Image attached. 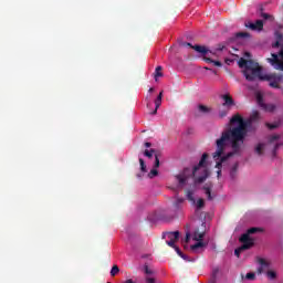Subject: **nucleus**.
Listing matches in <instances>:
<instances>
[{
	"label": "nucleus",
	"instance_id": "obj_1",
	"mask_svg": "<svg viewBox=\"0 0 283 283\" xmlns=\"http://www.w3.org/2000/svg\"><path fill=\"white\" fill-rule=\"evenodd\" d=\"M260 116L255 112L249 119H244L242 115L235 114L230 118L228 128L222 132L221 137L216 140L217 150L213 153L212 158L216 160L218 178L222 175V163H227L233 154L242 151V145L249 132H255L258 127L253 126V120Z\"/></svg>",
	"mask_w": 283,
	"mask_h": 283
},
{
	"label": "nucleus",
	"instance_id": "obj_2",
	"mask_svg": "<svg viewBox=\"0 0 283 283\" xmlns=\"http://www.w3.org/2000/svg\"><path fill=\"white\" fill-rule=\"evenodd\" d=\"M238 64L239 67L244 69L243 76H245L247 81H255L256 78H260V81H270V87L280 90V81H282L280 75L273 73L262 75V67H260V64L253 60H245L244 57H241Z\"/></svg>",
	"mask_w": 283,
	"mask_h": 283
},
{
	"label": "nucleus",
	"instance_id": "obj_3",
	"mask_svg": "<svg viewBox=\"0 0 283 283\" xmlns=\"http://www.w3.org/2000/svg\"><path fill=\"white\" fill-rule=\"evenodd\" d=\"M207 158L209 155L205 153L197 166L191 168H185L181 172L175 176L176 180L178 181L179 187H185L187 185V180L193 176L195 182L200 185L209 178V170L207 169Z\"/></svg>",
	"mask_w": 283,
	"mask_h": 283
},
{
	"label": "nucleus",
	"instance_id": "obj_4",
	"mask_svg": "<svg viewBox=\"0 0 283 283\" xmlns=\"http://www.w3.org/2000/svg\"><path fill=\"white\" fill-rule=\"evenodd\" d=\"M255 233H264V229L258 227L248 229L247 232L239 238L241 247L234 250L235 256L240 258V253L249 251V249H253V247H255V239L251 238V235H254Z\"/></svg>",
	"mask_w": 283,
	"mask_h": 283
},
{
	"label": "nucleus",
	"instance_id": "obj_5",
	"mask_svg": "<svg viewBox=\"0 0 283 283\" xmlns=\"http://www.w3.org/2000/svg\"><path fill=\"white\" fill-rule=\"evenodd\" d=\"M180 45H181V48H191L192 50H195V52H198L199 54H202L203 61L206 63H213L216 65V67H222V62L216 61V60L207 56V54H209L210 56L216 55V53L210 51L209 49H207V46L198 45V44L193 45L189 42H181Z\"/></svg>",
	"mask_w": 283,
	"mask_h": 283
},
{
	"label": "nucleus",
	"instance_id": "obj_6",
	"mask_svg": "<svg viewBox=\"0 0 283 283\" xmlns=\"http://www.w3.org/2000/svg\"><path fill=\"white\" fill-rule=\"evenodd\" d=\"M205 238V231H201L199 229H197L193 232V237L192 240H195V244L190 245V251H192V253H198V251H200V249H205V247H207V243L202 242V239Z\"/></svg>",
	"mask_w": 283,
	"mask_h": 283
},
{
	"label": "nucleus",
	"instance_id": "obj_7",
	"mask_svg": "<svg viewBox=\"0 0 283 283\" xmlns=\"http://www.w3.org/2000/svg\"><path fill=\"white\" fill-rule=\"evenodd\" d=\"M268 61L274 66V70H281V72H283V45L281 46L279 55L273 53L272 59H268Z\"/></svg>",
	"mask_w": 283,
	"mask_h": 283
},
{
	"label": "nucleus",
	"instance_id": "obj_8",
	"mask_svg": "<svg viewBox=\"0 0 283 283\" xmlns=\"http://www.w3.org/2000/svg\"><path fill=\"white\" fill-rule=\"evenodd\" d=\"M164 238H167L166 244H168V247H176V243L180 240V232H166L164 233Z\"/></svg>",
	"mask_w": 283,
	"mask_h": 283
},
{
	"label": "nucleus",
	"instance_id": "obj_9",
	"mask_svg": "<svg viewBox=\"0 0 283 283\" xmlns=\"http://www.w3.org/2000/svg\"><path fill=\"white\" fill-rule=\"evenodd\" d=\"M245 28H249V30H252V31L258 30L260 32L264 30V22L262 20H256L255 23L245 22Z\"/></svg>",
	"mask_w": 283,
	"mask_h": 283
},
{
	"label": "nucleus",
	"instance_id": "obj_10",
	"mask_svg": "<svg viewBox=\"0 0 283 283\" xmlns=\"http://www.w3.org/2000/svg\"><path fill=\"white\" fill-rule=\"evenodd\" d=\"M280 140V135H272L269 137V144L274 145L273 156H275L277 149L282 146V144L277 143Z\"/></svg>",
	"mask_w": 283,
	"mask_h": 283
},
{
	"label": "nucleus",
	"instance_id": "obj_11",
	"mask_svg": "<svg viewBox=\"0 0 283 283\" xmlns=\"http://www.w3.org/2000/svg\"><path fill=\"white\" fill-rule=\"evenodd\" d=\"M258 262L260 264L258 273L259 275H262V273H265L266 269H269V262H266V260H264L263 258H258Z\"/></svg>",
	"mask_w": 283,
	"mask_h": 283
},
{
	"label": "nucleus",
	"instance_id": "obj_12",
	"mask_svg": "<svg viewBox=\"0 0 283 283\" xmlns=\"http://www.w3.org/2000/svg\"><path fill=\"white\" fill-rule=\"evenodd\" d=\"M221 98L223 99V107H232V105H235L233 97L229 94L222 95Z\"/></svg>",
	"mask_w": 283,
	"mask_h": 283
},
{
	"label": "nucleus",
	"instance_id": "obj_13",
	"mask_svg": "<svg viewBox=\"0 0 283 283\" xmlns=\"http://www.w3.org/2000/svg\"><path fill=\"white\" fill-rule=\"evenodd\" d=\"M163 105V91L158 94L157 98L155 99V109L151 113L153 115L158 114V108Z\"/></svg>",
	"mask_w": 283,
	"mask_h": 283
},
{
	"label": "nucleus",
	"instance_id": "obj_14",
	"mask_svg": "<svg viewBox=\"0 0 283 283\" xmlns=\"http://www.w3.org/2000/svg\"><path fill=\"white\" fill-rule=\"evenodd\" d=\"M266 147V144L264 143H259L255 148L254 151L255 154H258V156H262L264 154V148Z\"/></svg>",
	"mask_w": 283,
	"mask_h": 283
},
{
	"label": "nucleus",
	"instance_id": "obj_15",
	"mask_svg": "<svg viewBox=\"0 0 283 283\" xmlns=\"http://www.w3.org/2000/svg\"><path fill=\"white\" fill-rule=\"evenodd\" d=\"M198 111L201 112V114H209L211 112V108L209 106H205L202 104L198 105Z\"/></svg>",
	"mask_w": 283,
	"mask_h": 283
},
{
	"label": "nucleus",
	"instance_id": "obj_16",
	"mask_svg": "<svg viewBox=\"0 0 283 283\" xmlns=\"http://www.w3.org/2000/svg\"><path fill=\"white\" fill-rule=\"evenodd\" d=\"M186 198L189 200V202H192V205H196V198H193V192L191 190L186 191Z\"/></svg>",
	"mask_w": 283,
	"mask_h": 283
},
{
	"label": "nucleus",
	"instance_id": "obj_17",
	"mask_svg": "<svg viewBox=\"0 0 283 283\" xmlns=\"http://www.w3.org/2000/svg\"><path fill=\"white\" fill-rule=\"evenodd\" d=\"M251 34L249 32H238L235 33V39H249Z\"/></svg>",
	"mask_w": 283,
	"mask_h": 283
},
{
	"label": "nucleus",
	"instance_id": "obj_18",
	"mask_svg": "<svg viewBox=\"0 0 283 283\" xmlns=\"http://www.w3.org/2000/svg\"><path fill=\"white\" fill-rule=\"evenodd\" d=\"M118 273H120V269L118 268V265H113V268L111 270V276L116 277V275H118Z\"/></svg>",
	"mask_w": 283,
	"mask_h": 283
},
{
	"label": "nucleus",
	"instance_id": "obj_19",
	"mask_svg": "<svg viewBox=\"0 0 283 283\" xmlns=\"http://www.w3.org/2000/svg\"><path fill=\"white\" fill-rule=\"evenodd\" d=\"M163 76V66H157L155 69V81H158V77Z\"/></svg>",
	"mask_w": 283,
	"mask_h": 283
},
{
	"label": "nucleus",
	"instance_id": "obj_20",
	"mask_svg": "<svg viewBox=\"0 0 283 283\" xmlns=\"http://www.w3.org/2000/svg\"><path fill=\"white\" fill-rule=\"evenodd\" d=\"M139 165L140 171H143V174H147V165H145V160L143 158H139Z\"/></svg>",
	"mask_w": 283,
	"mask_h": 283
},
{
	"label": "nucleus",
	"instance_id": "obj_21",
	"mask_svg": "<svg viewBox=\"0 0 283 283\" xmlns=\"http://www.w3.org/2000/svg\"><path fill=\"white\" fill-rule=\"evenodd\" d=\"M203 189H205V193H206L208 200H213V196H211V188L203 187Z\"/></svg>",
	"mask_w": 283,
	"mask_h": 283
},
{
	"label": "nucleus",
	"instance_id": "obj_22",
	"mask_svg": "<svg viewBox=\"0 0 283 283\" xmlns=\"http://www.w3.org/2000/svg\"><path fill=\"white\" fill-rule=\"evenodd\" d=\"M264 109H266V112H275V105L274 104H265Z\"/></svg>",
	"mask_w": 283,
	"mask_h": 283
},
{
	"label": "nucleus",
	"instance_id": "obj_23",
	"mask_svg": "<svg viewBox=\"0 0 283 283\" xmlns=\"http://www.w3.org/2000/svg\"><path fill=\"white\" fill-rule=\"evenodd\" d=\"M155 153H156L155 149H150V150L146 149V150L144 151V156H146L147 158H151Z\"/></svg>",
	"mask_w": 283,
	"mask_h": 283
},
{
	"label": "nucleus",
	"instance_id": "obj_24",
	"mask_svg": "<svg viewBox=\"0 0 283 283\" xmlns=\"http://www.w3.org/2000/svg\"><path fill=\"white\" fill-rule=\"evenodd\" d=\"M156 176H158V170L156 168H153L148 174V178H156Z\"/></svg>",
	"mask_w": 283,
	"mask_h": 283
},
{
	"label": "nucleus",
	"instance_id": "obj_25",
	"mask_svg": "<svg viewBox=\"0 0 283 283\" xmlns=\"http://www.w3.org/2000/svg\"><path fill=\"white\" fill-rule=\"evenodd\" d=\"M266 275L270 280H275V277H277V274L273 271H268Z\"/></svg>",
	"mask_w": 283,
	"mask_h": 283
},
{
	"label": "nucleus",
	"instance_id": "obj_26",
	"mask_svg": "<svg viewBox=\"0 0 283 283\" xmlns=\"http://www.w3.org/2000/svg\"><path fill=\"white\" fill-rule=\"evenodd\" d=\"M205 207V199L200 198L197 201V209H202Z\"/></svg>",
	"mask_w": 283,
	"mask_h": 283
},
{
	"label": "nucleus",
	"instance_id": "obj_27",
	"mask_svg": "<svg viewBox=\"0 0 283 283\" xmlns=\"http://www.w3.org/2000/svg\"><path fill=\"white\" fill-rule=\"evenodd\" d=\"M256 101L259 103V105H261V107H264V98L262 97V95H258L256 96Z\"/></svg>",
	"mask_w": 283,
	"mask_h": 283
},
{
	"label": "nucleus",
	"instance_id": "obj_28",
	"mask_svg": "<svg viewBox=\"0 0 283 283\" xmlns=\"http://www.w3.org/2000/svg\"><path fill=\"white\" fill-rule=\"evenodd\" d=\"M245 280H251V281L255 280V273L249 272V273L245 275Z\"/></svg>",
	"mask_w": 283,
	"mask_h": 283
},
{
	"label": "nucleus",
	"instance_id": "obj_29",
	"mask_svg": "<svg viewBox=\"0 0 283 283\" xmlns=\"http://www.w3.org/2000/svg\"><path fill=\"white\" fill-rule=\"evenodd\" d=\"M155 169H158V167H160V159L158 158V155H155V165H154Z\"/></svg>",
	"mask_w": 283,
	"mask_h": 283
},
{
	"label": "nucleus",
	"instance_id": "obj_30",
	"mask_svg": "<svg viewBox=\"0 0 283 283\" xmlns=\"http://www.w3.org/2000/svg\"><path fill=\"white\" fill-rule=\"evenodd\" d=\"M218 275V270H213L212 272V279L209 281V283H216V277Z\"/></svg>",
	"mask_w": 283,
	"mask_h": 283
},
{
	"label": "nucleus",
	"instance_id": "obj_31",
	"mask_svg": "<svg viewBox=\"0 0 283 283\" xmlns=\"http://www.w3.org/2000/svg\"><path fill=\"white\" fill-rule=\"evenodd\" d=\"M265 125H266V127H268L269 129H277V124H270V123H266Z\"/></svg>",
	"mask_w": 283,
	"mask_h": 283
},
{
	"label": "nucleus",
	"instance_id": "obj_32",
	"mask_svg": "<svg viewBox=\"0 0 283 283\" xmlns=\"http://www.w3.org/2000/svg\"><path fill=\"white\" fill-rule=\"evenodd\" d=\"M144 271H145L146 275H151V273H154V272L149 269L148 265H145Z\"/></svg>",
	"mask_w": 283,
	"mask_h": 283
},
{
	"label": "nucleus",
	"instance_id": "obj_33",
	"mask_svg": "<svg viewBox=\"0 0 283 283\" xmlns=\"http://www.w3.org/2000/svg\"><path fill=\"white\" fill-rule=\"evenodd\" d=\"M191 240V233L190 232H187L186 233V239H185V242L186 244H189V241Z\"/></svg>",
	"mask_w": 283,
	"mask_h": 283
},
{
	"label": "nucleus",
	"instance_id": "obj_34",
	"mask_svg": "<svg viewBox=\"0 0 283 283\" xmlns=\"http://www.w3.org/2000/svg\"><path fill=\"white\" fill-rule=\"evenodd\" d=\"M171 249H175L176 253L180 256L182 254V251L177 245L170 247Z\"/></svg>",
	"mask_w": 283,
	"mask_h": 283
},
{
	"label": "nucleus",
	"instance_id": "obj_35",
	"mask_svg": "<svg viewBox=\"0 0 283 283\" xmlns=\"http://www.w3.org/2000/svg\"><path fill=\"white\" fill-rule=\"evenodd\" d=\"M261 17H262V19H264L265 21H268V19H271V14L264 13V12L261 13Z\"/></svg>",
	"mask_w": 283,
	"mask_h": 283
},
{
	"label": "nucleus",
	"instance_id": "obj_36",
	"mask_svg": "<svg viewBox=\"0 0 283 283\" xmlns=\"http://www.w3.org/2000/svg\"><path fill=\"white\" fill-rule=\"evenodd\" d=\"M179 258H182V260H185L186 262H191V260H189V256H187V254L182 253Z\"/></svg>",
	"mask_w": 283,
	"mask_h": 283
},
{
	"label": "nucleus",
	"instance_id": "obj_37",
	"mask_svg": "<svg viewBox=\"0 0 283 283\" xmlns=\"http://www.w3.org/2000/svg\"><path fill=\"white\" fill-rule=\"evenodd\" d=\"M238 167H239V164L235 163V164L232 166L231 171L238 172Z\"/></svg>",
	"mask_w": 283,
	"mask_h": 283
},
{
	"label": "nucleus",
	"instance_id": "obj_38",
	"mask_svg": "<svg viewBox=\"0 0 283 283\" xmlns=\"http://www.w3.org/2000/svg\"><path fill=\"white\" fill-rule=\"evenodd\" d=\"M146 283H156V279H154V277H146Z\"/></svg>",
	"mask_w": 283,
	"mask_h": 283
},
{
	"label": "nucleus",
	"instance_id": "obj_39",
	"mask_svg": "<svg viewBox=\"0 0 283 283\" xmlns=\"http://www.w3.org/2000/svg\"><path fill=\"white\" fill-rule=\"evenodd\" d=\"M144 146H145L147 149H149V147H151V143L146 142V143L144 144Z\"/></svg>",
	"mask_w": 283,
	"mask_h": 283
},
{
	"label": "nucleus",
	"instance_id": "obj_40",
	"mask_svg": "<svg viewBox=\"0 0 283 283\" xmlns=\"http://www.w3.org/2000/svg\"><path fill=\"white\" fill-rule=\"evenodd\" d=\"M238 172H234L233 170H230V177L231 178H235V175H237Z\"/></svg>",
	"mask_w": 283,
	"mask_h": 283
},
{
	"label": "nucleus",
	"instance_id": "obj_41",
	"mask_svg": "<svg viewBox=\"0 0 283 283\" xmlns=\"http://www.w3.org/2000/svg\"><path fill=\"white\" fill-rule=\"evenodd\" d=\"M276 36H277L279 41H282V34L281 33H277Z\"/></svg>",
	"mask_w": 283,
	"mask_h": 283
},
{
	"label": "nucleus",
	"instance_id": "obj_42",
	"mask_svg": "<svg viewBox=\"0 0 283 283\" xmlns=\"http://www.w3.org/2000/svg\"><path fill=\"white\" fill-rule=\"evenodd\" d=\"M277 46H280V42L279 41L275 42V44H274V48H277Z\"/></svg>",
	"mask_w": 283,
	"mask_h": 283
},
{
	"label": "nucleus",
	"instance_id": "obj_43",
	"mask_svg": "<svg viewBox=\"0 0 283 283\" xmlns=\"http://www.w3.org/2000/svg\"><path fill=\"white\" fill-rule=\"evenodd\" d=\"M245 56L251 57V53L245 52Z\"/></svg>",
	"mask_w": 283,
	"mask_h": 283
},
{
	"label": "nucleus",
	"instance_id": "obj_44",
	"mask_svg": "<svg viewBox=\"0 0 283 283\" xmlns=\"http://www.w3.org/2000/svg\"><path fill=\"white\" fill-rule=\"evenodd\" d=\"M224 49V46H222V48H219L218 50L220 51V52H222V50Z\"/></svg>",
	"mask_w": 283,
	"mask_h": 283
},
{
	"label": "nucleus",
	"instance_id": "obj_45",
	"mask_svg": "<svg viewBox=\"0 0 283 283\" xmlns=\"http://www.w3.org/2000/svg\"><path fill=\"white\" fill-rule=\"evenodd\" d=\"M148 92H154V87H150V88L148 90Z\"/></svg>",
	"mask_w": 283,
	"mask_h": 283
},
{
	"label": "nucleus",
	"instance_id": "obj_46",
	"mask_svg": "<svg viewBox=\"0 0 283 283\" xmlns=\"http://www.w3.org/2000/svg\"><path fill=\"white\" fill-rule=\"evenodd\" d=\"M146 105H147V107H149V105H151V103H150V102H147V104H146Z\"/></svg>",
	"mask_w": 283,
	"mask_h": 283
},
{
	"label": "nucleus",
	"instance_id": "obj_47",
	"mask_svg": "<svg viewBox=\"0 0 283 283\" xmlns=\"http://www.w3.org/2000/svg\"><path fill=\"white\" fill-rule=\"evenodd\" d=\"M179 202H184V200H182V199H179Z\"/></svg>",
	"mask_w": 283,
	"mask_h": 283
},
{
	"label": "nucleus",
	"instance_id": "obj_48",
	"mask_svg": "<svg viewBox=\"0 0 283 283\" xmlns=\"http://www.w3.org/2000/svg\"><path fill=\"white\" fill-rule=\"evenodd\" d=\"M205 70H209V67L206 66Z\"/></svg>",
	"mask_w": 283,
	"mask_h": 283
}]
</instances>
